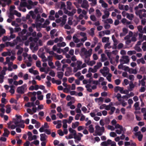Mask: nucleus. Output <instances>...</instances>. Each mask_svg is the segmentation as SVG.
<instances>
[{"label":"nucleus","mask_w":146,"mask_h":146,"mask_svg":"<svg viewBox=\"0 0 146 146\" xmlns=\"http://www.w3.org/2000/svg\"><path fill=\"white\" fill-rule=\"evenodd\" d=\"M95 133L98 135L100 136L102 135L104 132V127L103 126L101 127L99 125H97L95 126Z\"/></svg>","instance_id":"f257e3e1"},{"label":"nucleus","mask_w":146,"mask_h":146,"mask_svg":"<svg viewBox=\"0 0 146 146\" xmlns=\"http://www.w3.org/2000/svg\"><path fill=\"white\" fill-rule=\"evenodd\" d=\"M27 84H25L23 86L18 87L17 90V93L21 94H24L25 89L27 87Z\"/></svg>","instance_id":"f03ea898"},{"label":"nucleus","mask_w":146,"mask_h":146,"mask_svg":"<svg viewBox=\"0 0 146 146\" xmlns=\"http://www.w3.org/2000/svg\"><path fill=\"white\" fill-rule=\"evenodd\" d=\"M92 49L91 48L90 49L88 50H86L84 52V54L85 56H83V58L85 60L90 58L92 53Z\"/></svg>","instance_id":"7ed1b4c3"},{"label":"nucleus","mask_w":146,"mask_h":146,"mask_svg":"<svg viewBox=\"0 0 146 146\" xmlns=\"http://www.w3.org/2000/svg\"><path fill=\"white\" fill-rule=\"evenodd\" d=\"M129 61V57L127 56H122L119 60L120 62H122V64L128 63Z\"/></svg>","instance_id":"20e7f679"},{"label":"nucleus","mask_w":146,"mask_h":146,"mask_svg":"<svg viewBox=\"0 0 146 146\" xmlns=\"http://www.w3.org/2000/svg\"><path fill=\"white\" fill-rule=\"evenodd\" d=\"M135 135L136 136L138 137L137 138L139 141H141L143 135L142 134H141V132L140 131L135 133Z\"/></svg>","instance_id":"39448f33"},{"label":"nucleus","mask_w":146,"mask_h":146,"mask_svg":"<svg viewBox=\"0 0 146 146\" xmlns=\"http://www.w3.org/2000/svg\"><path fill=\"white\" fill-rule=\"evenodd\" d=\"M88 2L87 0H84L83 1V3L81 5L82 7L84 8H86L88 6Z\"/></svg>","instance_id":"423d86ee"},{"label":"nucleus","mask_w":146,"mask_h":146,"mask_svg":"<svg viewBox=\"0 0 146 146\" xmlns=\"http://www.w3.org/2000/svg\"><path fill=\"white\" fill-rule=\"evenodd\" d=\"M40 140L42 141H44L46 140V139L47 138V136L45 133L40 134Z\"/></svg>","instance_id":"0eeeda50"},{"label":"nucleus","mask_w":146,"mask_h":146,"mask_svg":"<svg viewBox=\"0 0 146 146\" xmlns=\"http://www.w3.org/2000/svg\"><path fill=\"white\" fill-rule=\"evenodd\" d=\"M9 134L10 131L7 129L5 128L4 129V133L3 134V136L7 137Z\"/></svg>","instance_id":"6e6552de"},{"label":"nucleus","mask_w":146,"mask_h":146,"mask_svg":"<svg viewBox=\"0 0 146 146\" xmlns=\"http://www.w3.org/2000/svg\"><path fill=\"white\" fill-rule=\"evenodd\" d=\"M57 76L60 80L62 79L64 75V73L62 72H57Z\"/></svg>","instance_id":"1a4fd4ad"},{"label":"nucleus","mask_w":146,"mask_h":146,"mask_svg":"<svg viewBox=\"0 0 146 146\" xmlns=\"http://www.w3.org/2000/svg\"><path fill=\"white\" fill-rule=\"evenodd\" d=\"M79 123L78 121H76L74 123H72V128L75 129L79 125Z\"/></svg>","instance_id":"9d476101"},{"label":"nucleus","mask_w":146,"mask_h":146,"mask_svg":"<svg viewBox=\"0 0 146 146\" xmlns=\"http://www.w3.org/2000/svg\"><path fill=\"white\" fill-rule=\"evenodd\" d=\"M6 112L7 113H9L11 111V105H6Z\"/></svg>","instance_id":"9b49d317"},{"label":"nucleus","mask_w":146,"mask_h":146,"mask_svg":"<svg viewBox=\"0 0 146 146\" xmlns=\"http://www.w3.org/2000/svg\"><path fill=\"white\" fill-rule=\"evenodd\" d=\"M103 21L106 24L109 23L111 24L113 23V20L111 18L107 19L106 20L104 21Z\"/></svg>","instance_id":"f8f14e48"},{"label":"nucleus","mask_w":146,"mask_h":146,"mask_svg":"<svg viewBox=\"0 0 146 146\" xmlns=\"http://www.w3.org/2000/svg\"><path fill=\"white\" fill-rule=\"evenodd\" d=\"M72 38L73 41L75 43H77L80 41V39L78 38L75 35L73 36Z\"/></svg>","instance_id":"ddd939ff"},{"label":"nucleus","mask_w":146,"mask_h":146,"mask_svg":"<svg viewBox=\"0 0 146 146\" xmlns=\"http://www.w3.org/2000/svg\"><path fill=\"white\" fill-rule=\"evenodd\" d=\"M101 61L102 62H104L107 60V58L106 56V55L104 54H101Z\"/></svg>","instance_id":"4468645a"},{"label":"nucleus","mask_w":146,"mask_h":146,"mask_svg":"<svg viewBox=\"0 0 146 146\" xmlns=\"http://www.w3.org/2000/svg\"><path fill=\"white\" fill-rule=\"evenodd\" d=\"M67 3V9L69 10L71 9V6L72 5V3L69 1H67L66 2Z\"/></svg>","instance_id":"2eb2a0df"},{"label":"nucleus","mask_w":146,"mask_h":146,"mask_svg":"<svg viewBox=\"0 0 146 146\" xmlns=\"http://www.w3.org/2000/svg\"><path fill=\"white\" fill-rule=\"evenodd\" d=\"M89 129L88 131L91 133H92L94 132V128L92 125H90L89 126Z\"/></svg>","instance_id":"dca6fc26"},{"label":"nucleus","mask_w":146,"mask_h":146,"mask_svg":"<svg viewBox=\"0 0 146 146\" xmlns=\"http://www.w3.org/2000/svg\"><path fill=\"white\" fill-rule=\"evenodd\" d=\"M74 136V138L75 139H77V140L80 141L81 140V138L80 137L79 135H77L76 132L74 134H73Z\"/></svg>","instance_id":"f3484780"},{"label":"nucleus","mask_w":146,"mask_h":146,"mask_svg":"<svg viewBox=\"0 0 146 146\" xmlns=\"http://www.w3.org/2000/svg\"><path fill=\"white\" fill-rule=\"evenodd\" d=\"M2 55L3 56H10L11 55V53L10 52H4L2 53Z\"/></svg>","instance_id":"a211bd4d"},{"label":"nucleus","mask_w":146,"mask_h":146,"mask_svg":"<svg viewBox=\"0 0 146 146\" xmlns=\"http://www.w3.org/2000/svg\"><path fill=\"white\" fill-rule=\"evenodd\" d=\"M129 88H128V90L129 91H131L133 90V89L135 87V85L133 84L132 82L129 85Z\"/></svg>","instance_id":"6ab92c4d"},{"label":"nucleus","mask_w":146,"mask_h":146,"mask_svg":"<svg viewBox=\"0 0 146 146\" xmlns=\"http://www.w3.org/2000/svg\"><path fill=\"white\" fill-rule=\"evenodd\" d=\"M115 128L116 129H119L121 131H123V127L120 125L119 124H116L115 125Z\"/></svg>","instance_id":"aec40b11"},{"label":"nucleus","mask_w":146,"mask_h":146,"mask_svg":"<svg viewBox=\"0 0 146 146\" xmlns=\"http://www.w3.org/2000/svg\"><path fill=\"white\" fill-rule=\"evenodd\" d=\"M129 72L130 74H136L137 73L136 69H134L132 68H130V71Z\"/></svg>","instance_id":"412c9836"},{"label":"nucleus","mask_w":146,"mask_h":146,"mask_svg":"<svg viewBox=\"0 0 146 146\" xmlns=\"http://www.w3.org/2000/svg\"><path fill=\"white\" fill-rule=\"evenodd\" d=\"M142 12L141 9L139 10V11H136L135 12V14L137 15H139V17L140 19L142 18L141 16V14H142Z\"/></svg>","instance_id":"4be33fe9"},{"label":"nucleus","mask_w":146,"mask_h":146,"mask_svg":"<svg viewBox=\"0 0 146 146\" xmlns=\"http://www.w3.org/2000/svg\"><path fill=\"white\" fill-rule=\"evenodd\" d=\"M29 14L31 16L33 19H35L36 17V15L34 14L33 11H31L29 12Z\"/></svg>","instance_id":"5701e85b"},{"label":"nucleus","mask_w":146,"mask_h":146,"mask_svg":"<svg viewBox=\"0 0 146 146\" xmlns=\"http://www.w3.org/2000/svg\"><path fill=\"white\" fill-rule=\"evenodd\" d=\"M66 45V44L64 42H62L61 43H58L57 46L58 47H64Z\"/></svg>","instance_id":"b1692460"},{"label":"nucleus","mask_w":146,"mask_h":146,"mask_svg":"<svg viewBox=\"0 0 146 146\" xmlns=\"http://www.w3.org/2000/svg\"><path fill=\"white\" fill-rule=\"evenodd\" d=\"M27 3L25 1H24V2H21L20 3V6L21 7H26L27 5Z\"/></svg>","instance_id":"393cba45"},{"label":"nucleus","mask_w":146,"mask_h":146,"mask_svg":"<svg viewBox=\"0 0 146 146\" xmlns=\"http://www.w3.org/2000/svg\"><path fill=\"white\" fill-rule=\"evenodd\" d=\"M133 17V15L132 14H131L130 15L127 13V17L130 20H132V18Z\"/></svg>","instance_id":"a878e982"},{"label":"nucleus","mask_w":146,"mask_h":146,"mask_svg":"<svg viewBox=\"0 0 146 146\" xmlns=\"http://www.w3.org/2000/svg\"><path fill=\"white\" fill-rule=\"evenodd\" d=\"M112 38L114 43L113 45L116 46L117 44V40L115 39L114 35L112 36Z\"/></svg>","instance_id":"bb28decb"},{"label":"nucleus","mask_w":146,"mask_h":146,"mask_svg":"<svg viewBox=\"0 0 146 146\" xmlns=\"http://www.w3.org/2000/svg\"><path fill=\"white\" fill-rule=\"evenodd\" d=\"M139 71L142 73H144L146 71L145 67L144 66H141L140 68Z\"/></svg>","instance_id":"cd10ccee"},{"label":"nucleus","mask_w":146,"mask_h":146,"mask_svg":"<svg viewBox=\"0 0 146 146\" xmlns=\"http://www.w3.org/2000/svg\"><path fill=\"white\" fill-rule=\"evenodd\" d=\"M27 32V30L26 29H23L21 33H19V35L20 36H21V35H23L25 34Z\"/></svg>","instance_id":"c85d7f7f"},{"label":"nucleus","mask_w":146,"mask_h":146,"mask_svg":"<svg viewBox=\"0 0 146 146\" xmlns=\"http://www.w3.org/2000/svg\"><path fill=\"white\" fill-rule=\"evenodd\" d=\"M110 110L111 112H109V114L110 115H112L114 112L115 110V108L114 107H112L111 108Z\"/></svg>","instance_id":"c756f323"},{"label":"nucleus","mask_w":146,"mask_h":146,"mask_svg":"<svg viewBox=\"0 0 146 146\" xmlns=\"http://www.w3.org/2000/svg\"><path fill=\"white\" fill-rule=\"evenodd\" d=\"M48 64L49 65L50 67L52 69L54 68L55 67L53 65V63L52 62H48Z\"/></svg>","instance_id":"7c9ffc66"},{"label":"nucleus","mask_w":146,"mask_h":146,"mask_svg":"<svg viewBox=\"0 0 146 146\" xmlns=\"http://www.w3.org/2000/svg\"><path fill=\"white\" fill-rule=\"evenodd\" d=\"M109 38L108 37H103L102 39V42H105L108 41L109 40Z\"/></svg>","instance_id":"2f4dec72"},{"label":"nucleus","mask_w":146,"mask_h":146,"mask_svg":"<svg viewBox=\"0 0 146 146\" xmlns=\"http://www.w3.org/2000/svg\"><path fill=\"white\" fill-rule=\"evenodd\" d=\"M55 56L57 59L59 60H61L63 58V56L62 55H57L56 54H55Z\"/></svg>","instance_id":"473e14b6"},{"label":"nucleus","mask_w":146,"mask_h":146,"mask_svg":"<svg viewBox=\"0 0 146 146\" xmlns=\"http://www.w3.org/2000/svg\"><path fill=\"white\" fill-rule=\"evenodd\" d=\"M7 124L8 125V127L9 128H11V129H15L16 127H17L16 125H11V126H10V124H9V123H7Z\"/></svg>","instance_id":"72a5a7b5"},{"label":"nucleus","mask_w":146,"mask_h":146,"mask_svg":"<svg viewBox=\"0 0 146 146\" xmlns=\"http://www.w3.org/2000/svg\"><path fill=\"white\" fill-rule=\"evenodd\" d=\"M57 132L59 135L62 136L64 135V133L61 129H59L57 131Z\"/></svg>","instance_id":"f704fd0d"},{"label":"nucleus","mask_w":146,"mask_h":146,"mask_svg":"<svg viewBox=\"0 0 146 146\" xmlns=\"http://www.w3.org/2000/svg\"><path fill=\"white\" fill-rule=\"evenodd\" d=\"M14 14L19 17H20L21 16V13H20L18 12L16 10L14 11Z\"/></svg>","instance_id":"c9c22d12"},{"label":"nucleus","mask_w":146,"mask_h":146,"mask_svg":"<svg viewBox=\"0 0 146 146\" xmlns=\"http://www.w3.org/2000/svg\"><path fill=\"white\" fill-rule=\"evenodd\" d=\"M69 131L70 133L73 134H74L76 132L75 130L71 128H70L69 129Z\"/></svg>","instance_id":"e433bc0d"},{"label":"nucleus","mask_w":146,"mask_h":146,"mask_svg":"<svg viewBox=\"0 0 146 146\" xmlns=\"http://www.w3.org/2000/svg\"><path fill=\"white\" fill-rule=\"evenodd\" d=\"M56 32L55 29H53L50 32V34L51 35V38H52L54 37L53 34H54Z\"/></svg>","instance_id":"4c0bfd02"},{"label":"nucleus","mask_w":146,"mask_h":146,"mask_svg":"<svg viewBox=\"0 0 146 146\" xmlns=\"http://www.w3.org/2000/svg\"><path fill=\"white\" fill-rule=\"evenodd\" d=\"M134 49L138 52H141L142 50L140 47L137 46H135L134 47Z\"/></svg>","instance_id":"58836bf2"},{"label":"nucleus","mask_w":146,"mask_h":146,"mask_svg":"<svg viewBox=\"0 0 146 146\" xmlns=\"http://www.w3.org/2000/svg\"><path fill=\"white\" fill-rule=\"evenodd\" d=\"M115 97L117 98L119 101L120 102L121 101V100L120 99V98H121V96L119 93H118L117 95L115 96Z\"/></svg>","instance_id":"ea45409f"},{"label":"nucleus","mask_w":146,"mask_h":146,"mask_svg":"<svg viewBox=\"0 0 146 146\" xmlns=\"http://www.w3.org/2000/svg\"><path fill=\"white\" fill-rule=\"evenodd\" d=\"M66 21V19H62V20L61 21V23H60V25L62 26H63L65 24Z\"/></svg>","instance_id":"a19ab883"},{"label":"nucleus","mask_w":146,"mask_h":146,"mask_svg":"<svg viewBox=\"0 0 146 146\" xmlns=\"http://www.w3.org/2000/svg\"><path fill=\"white\" fill-rule=\"evenodd\" d=\"M110 136L112 137H115L117 136L116 133L113 132H111L110 133Z\"/></svg>","instance_id":"79ce46f5"},{"label":"nucleus","mask_w":146,"mask_h":146,"mask_svg":"<svg viewBox=\"0 0 146 146\" xmlns=\"http://www.w3.org/2000/svg\"><path fill=\"white\" fill-rule=\"evenodd\" d=\"M54 44V40H50L48 41L47 42V44L48 45H52Z\"/></svg>","instance_id":"37998d69"},{"label":"nucleus","mask_w":146,"mask_h":146,"mask_svg":"<svg viewBox=\"0 0 146 146\" xmlns=\"http://www.w3.org/2000/svg\"><path fill=\"white\" fill-rule=\"evenodd\" d=\"M120 88H121V87L119 86H115L114 88V91L115 92H117Z\"/></svg>","instance_id":"c03bdc74"},{"label":"nucleus","mask_w":146,"mask_h":146,"mask_svg":"<svg viewBox=\"0 0 146 146\" xmlns=\"http://www.w3.org/2000/svg\"><path fill=\"white\" fill-rule=\"evenodd\" d=\"M49 75L52 76V77H54L55 76V73L54 72V71L52 70H51L50 72L49 73Z\"/></svg>","instance_id":"a18cd8bd"},{"label":"nucleus","mask_w":146,"mask_h":146,"mask_svg":"<svg viewBox=\"0 0 146 146\" xmlns=\"http://www.w3.org/2000/svg\"><path fill=\"white\" fill-rule=\"evenodd\" d=\"M58 122H60V123H58L57 124V125L56 126V128L57 129H59L61 127V121L60 120H58Z\"/></svg>","instance_id":"49530a36"},{"label":"nucleus","mask_w":146,"mask_h":146,"mask_svg":"<svg viewBox=\"0 0 146 146\" xmlns=\"http://www.w3.org/2000/svg\"><path fill=\"white\" fill-rule=\"evenodd\" d=\"M90 18L91 20L93 21H95L96 20V18L94 15H91Z\"/></svg>","instance_id":"de8ad7c7"},{"label":"nucleus","mask_w":146,"mask_h":146,"mask_svg":"<svg viewBox=\"0 0 146 146\" xmlns=\"http://www.w3.org/2000/svg\"><path fill=\"white\" fill-rule=\"evenodd\" d=\"M102 33L104 34L107 35H110V30H106L104 31H102Z\"/></svg>","instance_id":"09e8293b"},{"label":"nucleus","mask_w":146,"mask_h":146,"mask_svg":"<svg viewBox=\"0 0 146 146\" xmlns=\"http://www.w3.org/2000/svg\"><path fill=\"white\" fill-rule=\"evenodd\" d=\"M14 13H13L10 12V15L9 16V17L11 19H14Z\"/></svg>","instance_id":"8fccbe9b"},{"label":"nucleus","mask_w":146,"mask_h":146,"mask_svg":"<svg viewBox=\"0 0 146 146\" xmlns=\"http://www.w3.org/2000/svg\"><path fill=\"white\" fill-rule=\"evenodd\" d=\"M142 28L143 27L141 25L137 27V29H138L139 31L141 33H143L142 31Z\"/></svg>","instance_id":"3c124183"},{"label":"nucleus","mask_w":146,"mask_h":146,"mask_svg":"<svg viewBox=\"0 0 146 146\" xmlns=\"http://www.w3.org/2000/svg\"><path fill=\"white\" fill-rule=\"evenodd\" d=\"M4 76L2 74L0 75V83H2L3 82Z\"/></svg>","instance_id":"603ef678"},{"label":"nucleus","mask_w":146,"mask_h":146,"mask_svg":"<svg viewBox=\"0 0 146 146\" xmlns=\"http://www.w3.org/2000/svg\"><path fill=\"white\" fill-rule=\"evenodd\" d=\"M55 65L58 67H60L61 64L58 61H56L55 62Z\"/></svg>","instance_id":"864d4df0"},{"label":"nucleus","mask_w":146,"mask_h":146,"mask_svg":"<svg viewBox=\"0 0 146 146\" xmlns=\"http://www.w3.org/2000/svg\"><path fill=\"white\" fill-rule=\"evenodd\" d=\"M111 76L112 75L111 74H109L108 76H107L106 78L107 79L108 81H111Z\"/></svg>","instance_id":"5fc2aeb1"},{"label":"nucleus","mask_w":146,"mask_h":146,"mask_svg":"<svg viewBox=\"0 0 146 146\" xmlns=\"http://www.w3.org/2000/svg\"><path fill=\"white\" fill-rule=\"evenodd\" d=\"M74 80V77H72L71 78H68V81L70 83H72L73 81Z\"/></svg>","instance_id":"6e6d98bb"},{"label":"nucleus","mask_w":146,"mask_h":146,"mask_svg":"<svg viewBox=\"0 0 146 146\" xmlns=\"http://www.w3.org/2000/svg\"><path fill=\"white\" fill-rule=\"evenodd\" d=\"M105 122L106 124H108L110 122V119L109 118H106L105 120Z\"/></svg>","instance_id":"4d7b16f0"},{"label":"nucleus","mask_w":146,"mask_h":146,"mask_svg":"<svg viewBox=\"0 0 146 146\" xmlns=\"http://www.w3.org/2000/svg\"><path fill=\"white\" fill-rule=\"evenodd\" d=\"M27 113L31 115H33V113L32 110L30 108H28L27 109Z\"/></svg>","instance_id":"13d9d810"},{"label":"nucleus","mask_w":146,"mask_h":146,"mask_svg":"<svg viewBox=\"0 0 146 146\" xmlns=\"http://www.w3.org/2000/svg\"><path fill=\"white\" fill-rule=\"evenodd\" d=\"M121 81L119 79H116L115 80V82L117 85H119Z\"/></svg>","instance_id":"bf43d9fd"},{"label":"nucleus","mask_w":146,"mask_h":146,"mask_svg":"<svg viewBox=\"0 0 146 146\" xmlns=\"http://www.w3.org/2000/svg\"><path fill=\"white\" fill-rule=\"evenodd\" d=\"M96 63V62L94 60H92L90 61L88 64V65L91 66H93L94 64Z\"/></svg>","instance_id":"052dcab7"},{"label":"nucleus","mask_w":146,"mask_h":146,"mask_svg":"<svg viewBox=\"0 0 146 146\" xmlns=\"http://www.w3.org/2000/svg\"><path fill=\"white\" fill-rule=\"evenodd\" d=\"M41 24L40 23H37L36 24V29H38V28H41Z\"/></svg>","instance_id":"680f3d73"},{"label":"nucleus","mask_w":146,"mask_h":146,"mask_svg":"<svg viewBox=\"0 0 146 146\" xmlns=\"http://www.w3.org/2000/svg\"><path fill=\"white\" fill-rule=\"evenodd\" d=\"M56 96L54 94H53L51 96V99L54 101H55V100H56Z\"/></svg>","instance_id":"e2e57ef3"},{"label":"nucleus","mask_w":146,"mask_h":146,"mask_svg":"<svg viewBox=\"0 0 146 146\" xmlns=\"http://www.w3.org/2000/svg\"><path fill=\"white\" fill-rule=\"evenodd\" d=\"M23 51V48H21L20 50H18L17 54V55H19L21 54Z\"/></svg>","instance_id":"0e129e2a"},{"label":"nucleus","mask_w":146,"mask_h":146,"mask_svg":"<svg viewBox=\"0 0 146 146\" xmlns=\"http://www.w3.org/2000/svg\"><path fill=\"white\" fill-rule=\"evenodd\" d=\"M9 92L12 94H14L15 93V90L13 89V87L12 86L11 87V89L9 91Z\"/></svg>","instance_id":"69168bd1"},{"label":"nucleus","mask_w":146,"mask_h":146,"mask_svg":"<svg viewBox=\"0 0 146 146\" xmlns=\"http://www.w3.org/2000/svg\"><path fill=\"white\" fill-rule=\"evenodd\" d=\"M110 44V43H108L106 44L104 46V48L105 49H106L107 47L108 48H110V47H109V46Z\"/></svg>","instance_id":"338daca9"},{"label":"nucleus","mask_w":146,"mask_h":146,"mask_svg":"<svg viewBox=\"0 0 146 146\" xmlns=\"http://www.w3.org/2000/svg\"><path fill=\"white\" fill-rule=\"evenodd\" d=\"M93 59L95 60H97L98 59V57L97 55L96 54H94L93 55Z\"/></svg>","instance_id":"774afa93"}]
</instances>
